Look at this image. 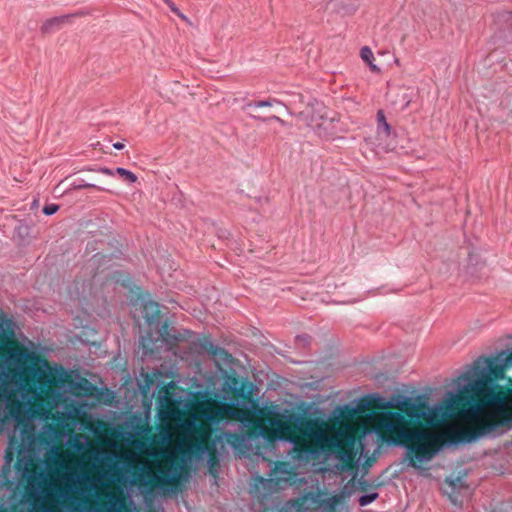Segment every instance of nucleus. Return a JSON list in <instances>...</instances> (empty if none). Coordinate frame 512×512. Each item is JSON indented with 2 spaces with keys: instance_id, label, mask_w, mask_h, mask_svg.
Masks as SVG:
<instances>
[{
  "instance_id": "nucleus-1",
  "label": "nucleus",
  "mask_w": 512,
  "mask_h": 512,
  "mask_svg": "<svg viewBox=\"0 0 512 512\" xmlns=\"http://www.w3.org/2000/svg\"><path fill=\"white\" fill-rule=\"evenodd\" d=\"M193 420L187 423L190 441H184L179 448L190 455L202 456L209 452L208 441L212 430L218 437L233 447L243 457L251 455L266 458L271 455L278 461L270 470V479L277 485L291 483L293 473L288 464L307 462L325 453L338 460L337 467L348 469L355 464L358 454L356 439L347 429L338 430L323 419L301 418L298 431L314 444L297 435L296 430L282 420H269L253 430L248 417L228 405L205 400L193 408Z\"/></svg>"
},
{
  "instance_id": "nucleus-2",
  "label": "nucleus",
  "mask_w": 512,
  "mask_h": 512,
  "mask_svg": "<svg viewBox=\"0 0 512 512\" xmlns=\"http://www.w3.org/2000/svg\"><path fill=\"white\" fill-rule=\"evenodd\" d=\"M15 335V323L0 313V433L34 419L36 400L53 393L52 385L63 374L62 367H50L36 352L8 348Z\"/></svg>"
},
{
  "instance_id": "nucleus-3",
  "label": "nucleus",
  "mask_w": 512,
  "mask_h": 512,
  "mask_svg": "<svg viewBox=\"0 0 512 512\" xmlns=\"http://www.w3.org/2000/svg\"><path fill=\"white\" fill-rule=\"evenodd\" d=\"M483 385L474 361L456 379V391H448L444 403L429 405L426 400L415 402L397 395L393 396V404L420 425L438 427L451 417L458 418L464 425L448 432L449 444L473 443L498 432Z\"/></svg>"
},
{
  "instance_id": "nucleus-4",
  "label": "nucleus",
  "mask_w": 512,
  "mask_h": 512,
  "mask_svg": "<svg viewBox=\"0 0 512 512\" xmlns=\"http://www.w3.org/2000/svg\"><path fill=\"white\" fill-rule=\"evenodd\" d=\"M384 442L405 447V456L413 467H417L416 462L429 461L440 450L439 440L432 432L411 429L399 412L381 411L371 418L358 439L361 455L377 453Z\"/></svg>"
},
{
  "instance_id": "nucleus-5",
  "label": "nucleus",
  "mask_w": 512,
  "mask_h": 512,
  "mask_svg": "<svg viewBox=\"0 0 512 512\" xmlns=\"http://www.w3.org/2000/svg\"><path fill=\"white\" fill-rule=\"evenodd\" d=\"M93 483L92 477L85 471L66 470L58 476L53 486L37 489L36 497L43 504L35 505L31 512H126L124 499L115 494H108L105 501L84 509Z\"/></svg>"
},
{
  "instance_id": "nucleus-6",
  "label": "nucleus",
  "mask_w": 512,
  "mask_h": 512,
  "mask_svg": "<svg viewBox=\"0 0 512 512\" xmlns=\"http://www.w3.org/2000/svg\"><path fill=\"white\" fill-rule=\"evenodd\" d=\"M475 363L497 429H500L512 422V380L505 376V370L512 368V349L501 351L497 356L479 357Z\"/></svg>"
},
{
  "instance_id": "nucleus-7",
  "label": "nucleus",
  "mask_w": 512,
  "mask_h": 512,
  "mask_svg": "<svg viewBox=\"0 0 512 512\" xmlns=\"http://www.w3.org/2000/svg\"><path fill=\"white\" fill-rule=\"evenodd\" d=\"M184 461L174 452L168 453L161 462H158L148 473L151 474L156 485L175 484L179 481Z\"/></svg>"
},
{
  "instance_id": "nucleus-8",
  "label": "nucleus",
  "mask_w": 512,
  "mask_h": 512,
  "mask_svg": "<svg viewBox=\"0 0 512 512\" xmlns=\"http://www.w3.org/2000/svg\"><path fill=\"white\" fill-rule=\"evenodd\" d=\"M174 386V382H169L166 386L162 387V394L159 397V405L161 407L159 417L161 422L180 421L190 406L188 402L182 399V396H177L175 393L170 392V389Z\"/></svg>"
},
{
  "instance_id": "nucleus-9",
  "label": "nucleus",
  "mask_w": 512,
  "mask_h": 512,
  "mask_svg": "<svg viewBox=\"0 0 512 512\" xmlns=\"http://www.w3.org/2000/svg\"><path fill=\"white\" fill-rule=\"evenodd\" d=\"M159 336L153 339L151 333H147L145 336H141L139 346L142 348V356H153L163 343H170L179 341L181 335L177 333L173 328H170L168 324H163L159 329Z\"/></svg>"
},
{
  "instance_id": "nucleus-10",
  "label": "nucleus",
  "mask_w": 512,
  "mask_h": 512,
  "mask_svg": "<svg viewBox=\"0 0 512 512\" xmlns=\"http://www.w3.org/2000/svg\"><path fill=\"white\" fill-rule=\"evenodd\" d=\"M367 405V403H362L360 398H357L350 403L338 406L335 410V415L340 420L350 421L353 420L356 415L366 412Z\"/></svg>"
},
{
  "instance_id": "nucleus-11",
  "label": "nucleus",
  "mask_w": 512,
  "mask_h": 512,
  "mask_svg": "<svg viewBox=\"0 0 512 512\" xmlns=\"http://www.w3.org/2000/svg\"><path fill=\"white\" fill-rule=\"evenodd\" d=\"M92 286L93 284L91 279L82 282L75 280L74 283L69 286L68 292L72 299L82 301L86 300L91 294Z\"/></svg>"
},
{
  "instance_id": "nucleus-12",
  "label": "nucleus",
  "mask_w": 512,
  "mask_h": 512,
  "mask_svg": "<svg viewBox=\"0 0 512 512\" xmlns=\"http://www.w3.org/2000/svg\"><path fill=\"white\" fill-rule=\"evenodd\" d=\"M360 401H362V403L368 404L367 410L370 409L371 407L381 409V410L394 408L393 397L390 399H386L385 397L380 396L376 393H371V394L362 396V397H360Z\"/></svg>"
},
{
  "instance_id": "nucleus-13",
  "label": "nucleus",
  "mask_w": 512,
  "mask_h": 512,
  "mask_svg": "<svg viewBox=\"0 0 512 512\" xmlns=\"http://www.w3.org/2000/svg\"><path fill=\"white\" fill-rule=\"evenodd\" d=\"M143 317L149 326L158 325L160 322L159 304L155 301L148 300L142 303Z\"/></svg>"
},
{
  "instance_id": "nucleus-14",
  "label": "nucleus",
  "mask_w": 512,
  "mask_h": 512,
  "mask_svg": "<svg viewBox=\"0 0 512 512\" xmlns=\"http://www.w3.org/2000/svg\"><path fill=\"white\" fill-rule=\"evenodd\" d=\"M332 124L331 119L321 117L320 122L315 124L311 123L310 126L320 138L328 139L332 136V133L330 132Z\"/></svg>"
},
{
  "instance_id": "nucleus-15",
  "label": "nucleus",
  "mask_w": 512,
  "mask_h": 512,
  "mask_svg": "<svg viewBox=\"0 0 512 512\" xmlns=\"http://www.w3.org/2000/svg\"><path fill=\"white\" fill-rule=\"evenodd\" d=\"M69 17H70L69 15H62V16L50 18L42 24L41 31L43 33H50L52 31H54L55 29H58L61 26V24H63L64 22H66L69 19Z\"/></svg>"
},
{
  "instance_id": "nucleus-16",
  "label": "nucleus",
  "mask_w": 512,
  "mask_h": 512,
  "mask_svg": "<svg viewBox=\"0 0 512 512\" xmlns=\"http://www.w3.org/2000/svg\"><path fill=\"white\" fill-rule=\"evenodd\" d=\"M274 105H283L284 106V104L280 100H278L276 98H268L266 100L250 101L243 106V110L246 111V110L262 108V107H272Z\"/></svg>"
},
{
  "instance_id": "nucleus-17",
  "label": "nucleus",
  "mask_w": 512,
  "mask_h": 512,
  "mask_svg": "<svg viewBox=\"0 0 512 512\" xmlns=\"http://www.w3.org/2000/svg\"><path fill=\"white\" fill-rule=\"evenodd\" d=\"M361 59L366 62L373 72H380V68L374 64V54L368 46H364L360 51Z\"/></svg>"
},
{
  "instance_id": "nucleus-18",
  "label": "nucleus",
  "mask_w": 512,
  "mask_h": 512,
  "mask_svg": "<svg viewBox=\"0 0 512 512\" xmlns=\"http://www.w3.org/2000/svg\"><path fill=\"white\" fill-rule=\"evenodd\" d=\"M377 123H378V131L383 132L386 136L390 135L391 127L386 121L385 115L382 110L377 112Z\"/></svg>"
},
{
  "instance_id": "nucleus-19",
  "label": "nucleus",
  "mask_w": 512,
  "mask_h": 512,
  "mask_svg": "<svg viewBox=\"0 0 512 512\" xmlns=\"http://www.w3.org/2000/svg\"><path fill=\"white\" fill-rule=\"evenodd\" d=\"M248 115H249V117L251 119H254V120H257V121H262V122L276 121L281 126H287V122L285 120L281 119L280 117L276 116V115H271L269 117H262L260 115H255V114H252V113H249Z\"/></svg>"
},
{
  "instance_id": "nucleus-20",
  "label": "nucleus",
  "mask_w": 512,
  "mask_h": 512,
  "mask_svg": "<svg viewBox=\"0 0 512 512\" xmlns=\"http://www.w3.org/2000/svg\"><path fill=\"white\" fill-rule=\"evenodd\" d=\"M115 172H116V174L123 177L128 183H135L137 181V176L130 170H127L122 167H118L115 169Z\"/></svg>"
},
{
  "instance_id": "nucleus-21",
  "label": "nucleus",
  "mask_w": 512,
  "mask_h": 512,
  "mask_svg": "<svg viewBox=\"0 0 512 512\" xmlns=\"http://www.w3.org/2000/svg\"><path fill=\"white\" fill-rule=\"evenodd\" d=\"M378 496H379V494L377 492L363 494L359 497V500H358L359 505L367 506L370 503H372L373 501H375L378 498Z\"/></svg>"
},
{
  "instance_id": "nucleus-22",
  "label": "nucleus",
  "mask_w": 512,
  "mask_h": 512,
  "mask_svg": "<svg viewBox=\"0 0 512 512\" xmlns=\"http://www.w3.org/2000/svg\"><path fill=\"white\" fill-rule=\"evenodd\" d=\"M71 185H72V188L75 189V190H79V189H83V188H95V189H97L99 191H105L104 188L99 187V186H97L95 184L86 183L83 180H81V181L76 180Z\"/></svg>"
},
{
  "instance_id": "nucleus-23",
  "label": "nucleus",
  "mask_w": 512,
  "mask_h": 512,
  "mask_svg": "<svg viewBox=\"0 0 512 512\" xmlns=\"http://www.w3.org/2000/svg\"><path fill=\"white\" fill-rule=\"evenodd\" d=\"M340 501V498L339 497H331L329 498L326 503H325V509L328 511V512H335L336 510V507L338 505Z\"/></svg>"
},
{
  "instance_id": "nucleus-24",
  "label": "nucleus",
  "mask_w": 512,
  "mask_h": 512,
  "mask_svg": "<svg viewBox=\"0 0 512 512\" xmlns=\"http://www.w3.org/2000/svg\"><path fill=\"white\" fill-rule=\"evenodd\" d=\"M59 209L57 204H47L43 207V213L47 216L55 214Z\"/></svg>"
},
{
  "instance_id": "nucleus-25",
  "label": "nucleus",
  "mask_w": 512,
  "mask_h": 512,
  "mask_svg": "<svg viewBox=\"0 0 512 512\" xmlns=\"http://www.w3.org/2000/svg\"><path fill=\"white\" fill-rule=\"evenodd\" d=\"M511 427H512V422H510V423L504 425L503 427H501L500 429H498L497 434L495 433V435H486L485 438H496V437H499V436L503 435L506 431L511 429Z\"/></svg>"
},
{
  "instance_id": "nucleus-26",
  "label": "nucleus",
  "mask_w": 512,
  "mask_h": 512,
  "mask_svg": "<svg viewBox=\"0 0 512 512\" xmlns=\"http://www.w3.org/2000/svg\"><path fill=\"white\" fill-rule=\"evenodd\" d=\"M170 438H171V431H170V426L167 423L164 428L163 434H162V439H163V441H169Z\"/></svg>"
},
{
  "instance_id": "nucleus-27",
  "label": "nucleus",
  "mask_w": 512,
  "mask_h": 512,
  "mask_svg": "<svg viewBox=\"0 0 512 512\" xmlns=\"http://www.w3.org/2000/svg\"><path fill=\"white\" fill-rule=\"evenodd\" d=\"M298 342H302L304 345H308L310 343V336L308 335H298L296 337Z\"/></svg>"
},
{
  "instance_id": "nucleus-28",
  "label": "nucleus",
  "mask_w": 512,
  "mask_h": 512,
  "mask_svg": "<svg viewBox=\"0 0 512 512\" xmlns=\"http://www.w3.org/2000/svg\"><path fill=\"white\" fill-rule=\"evenodd\" d=\"M98 171L102 174L109 175V176H113L116 174L115 170H111L106 167L100 168Z\"/></svg>"
},
{
  "instance_id": "nucleus-29",
  "label": "nucleus",
  "mask_w": 512,
  "mask_h": 512,
  "mask_svg": "<svg viewBox=\"0 0 512 512\" xmlns=\"http://www.w3.org/2000/svg\"><path fill=\"white\" fill-rule=\"evenodd\" d=\"M294 507H295V504L289 505V503H288L285 507H283L281 509H277L276 512H292L291 508H294Z\"/></svg>"
},
{
  "instance_id": "nucleus-30",
  "label": "nucleus",
  "mask_w": 512,
  "mask_h": 512,
  "mask_svg": "<svg viewBox=\"0 0 512 512\" xmlns=\"http://www.w3.org/2000/svg\"><path fill=\"white\" fill-rule=\"evenodd\" d=\"M5 460H6L7 464L10 465L11 461L13 460V453L10 451H6Z\"/></svg>"
},
{
  "instance_id": "nucleus-31",
  "label": "nucleus",
  "mask_w": 512,
  "mask_h": 512,
  "mask_svg": "<svg viewBox=\"0 0 512 512\" xmlns=\"http://www.w3.org/2000/svg\"><path fill=\"white\" fill-rule=\"evenodd\" d=\"M170 8H171V10H172L174 13H176L177 15H179L181 18H185V16H184V15H182V14L179 12V10H178V9H177L173 4H172V5H170Z\"/></svg>"
},
{
  "instance_id": "nucleus-32",
  "label": "nucleus",
  "mask_w": 512,
  "mask_h": 512,
  "mask_svg": "<svg viewBox=\"0 0 512 512\" xmlns=\"http://www.w3.org/2000/svg\"><path fill=\"white\" fill-rule=\"evenodd\" d=\"M113 147H114L115 149H117V150H121V149H123V148H124V144H123V143H121V142H116V143H114V144H113Z\"/></svg>"
},
{
  "instance_id": "nucleus-33",
  "label": "nucleus",
  "mask_w": 512,
  "mask_h": 512,
  "mask_svg": "<svg viewBox=\"0 0 512 512\" xmlns=\"http://www.w3.org/2000/svg\"><path fill=\"white\" fill-rule=\"evenodd\" d=\"M81 438H82V436H80V435H75L74 436V439L77 441L75 446L78 448V450H80V446H79L78 442L81 440Z\"/></svg>"
},
{
  "instance_id": "nucleus-34",
  "label": "nucleus",
  "mask_w": 512,
  "mask_h": 512,
  "mask_svg": "<svg viewBox=\"0 0 512 512\" xmlns=\"http://www.w3.org/2000/svg\"><path fill=\"white\" fill-rule=\"evenodd\" d=\"M17 468H18L19 470H20V469H22L23 471H25V470H26V465H24L23 467H21V464H20V463H18Z\"/></svg>"
}]
</instances>
